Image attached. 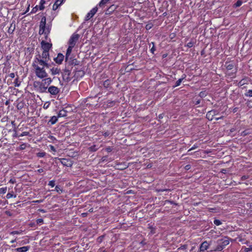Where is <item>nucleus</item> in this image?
<instances>
[{"instance_id":"09e8293b","label":"nucleus","mask_w":252,"mask_h":252,"mask_svg":"<svg viewBox=\"0 0 252 252\" xmlns=\"http://www.w3.org/2000/svg\"><path fill=\"white\" fill-rule=\"evenodd\" d=\"M187 248V245H183V246H181L179 248V250H185V249H186Z\"/></svg>"},{"instance_id":"aec40b11","label":"nucleus","mask_w":252,"mask_h":252,"mask_svg":"<svg viewBox=\"0 0 252 252\" xmlns=\"http://www.w3.org/2000/svg\"><path fill=\"white\" fill-rule=\"evenodd\" d=\"M184 76H185L184 77H182V78H180V79H178V80L176 81V83H175V86H174V88H175V87H178V86H180V85H181V83H182V81H183V80L185 78V77H186V76H185V75H184Z\"/></svg>"},{"instance_id":"79ce46f5","label":"nucleus","mask_w":252,"mask_h":252,"mask_svg":"<svg viewBox=\"0 0 252 252\" xmlns=\"http://www.w3.org/2000/svg\"><path fill=\"white\" fill-rule=\"evenodd\" d=\"M38 9V5H36L35 7H34V8H32V9L31 11V13H34L36 12V11H37Z\"/></svg>"},{"instance_id":"7c9ffc66","label":"nucleus","mask_w":252,"mask_h":252,"mask_svg":"<svg viewBox=\"0 0 252 252\" xmlns=\"http://www.w3.org/2000/svg\"><path fill=\"white\" fill-rule=\"evenodd\" d=\"M242 4V1L241 0H238L235 4H234V6L237 7H239Z\"/></svg>"},{"instance_id":"4c0bfd02","label":"nucleus","mask_w":252,"mask_h":252,"mask_svg":"<svg viewBox=\"0 0 252 252\" xmlns=\"http://www.w3.org/2000/svg\"><path fill=\"white\" fill-rule=\"evenodd\" d=\"M247 106L249 108H252V100H249L247 102Z\"/></svg>"},{"instance_id":"13d9d810","label":"nucleus","mask_w":252,"mask_h":252,"mask_svg":"<svg viewBox=\"0 0 252 252\" xmlns=\"http://www.w3.org/2000/svg\"><path fill=\"white\" fill-rule=\"evenodd\" d=\"M151 28V26L150 25H147L146 26V29L147 30H149Z\"/></svg>"},{"instance_id":"f8f14e48","label":"nucleus","mask_w":252,"mask_h":252,"mask_svg":"<svg viewBox=\"0 0 252 252\" xmlns=\"http://www.w3.org/2000/svg\"><path fill=\"white\" fill-rule=\"evenodd\" d=\"M63 0H57L53 5V10H56L63 3Z\"/></svg>"},{"instance_id":"4468645a","label":"nucleus","mask_w":252,"mask_h":252,"mask_svg":"<svg viewBox=\"0 0 252 252\" xmlns=\"http://www.w3.org/2000/svg\"><path fill=\"white\" fill-rule=\"evenodd\" d=\"M51 74L53 75L59 74L61 71L60 69L57 67H53L50 69Z\"/></svg>"},{"instance_id":"a878e982","label":"nucleus","mask_w":252,"mask_h":252,"mask_svg":"<svg viewBox=\"0 0 252 252\" xmlns=\"http://www.w3.org/2000/svg\"><path fill=\"white\" fill-rule=\"evenodd\" d=\"M245 96L249 97H252V90H249L245 94Z\"/></svg>"},{"instance_id":"5fc2aeb1","label":"nucleus","mask_w":252,"mask_h":252,"mask_svg":"<svg viewBox=\"0 0 252 252\" xmlns=\"http://www.w3.org/2000/svg\"><path fill=\"white\" fill-rule=\"evenodd\" d=\"M185 168L186 170H189L190 168V165L189 164H188L185 166Z\"/></svg>"},{"instance_id":"58836bf2","label":"nucleus","mask_w":252,"mask_h":252,"mask_svg":"<svg viewBox=\"0 0 252 252\" xmlns=\"http://www.w3.org/2000/svg\"><path fill=\"white\" fill-rule=\"evenodd\" d=\"M13 196H14V197H16V195H14H14H13V194L12 193H8L6 194V198H7V199H9V198H11V197H13Z\"/></svg>"},{"instance_id":"393cba45","label":"nucleus","mask_w":252,"mask_h":252,"mask_svg":"<svg viewBox=\"0 0 252 252\" xmlns=\"http://www.w3.org/2000/svg\"><path fill=\"white\" fill-rule=\"evenodd\" d=\"M148 228L150 230L151 234H153L155 233V227L153 226V225H150L149 224Z\"/></svg>"},{"instance_id":"ea45409f","label":"nucleus","mask_w":252,"mask_h":252,"mask_svg":"<svg viewBox=\"0 0 252 252\" xmlns=\"http://www.w3.org/2000/svg\"><path fill=\"white\" fill-rule=\"evenodd\" d=\"M45 27H40V29L39 31V34H43L45 32Z\"/></svg>"},{"instance_id":"c756f323","label":"nucleus","mask_w":252,"mask_h":252,"mask_svg":"<svg viewBox=\"0 0 252 252\" xmlns=\"http://www.w3.org/2000/svg\"><path fill=\"white\" fill-rule=\"evenodd\" d=\"M214 223L215 225L219 226L221 224V222L219 220L215 219L214 220Z\"/></svg>"},{"instance_id":"6ab92c4d","label":"nucleus","mask_w":252,"mask_h":252,"mask_svg":"<svg viewBox=\"0 0 252 252\" xmlns=\"http://www.w3.org/2000/svg\"><path fill=\"white\" fill-rule=\"evenodd\" d=\"M225 66L227 70H231L234 67L233 63L228 62L225 63Z\"/></svg>"},{"instance_id":"412c9836","label":"nucleus","mask_w":252,"mask_h":252,"mask_svg":"<svg viewBox=\"0 0 252 252\" xmlns=\"http://www.w3.org/2000/svg\"><path fill=\"white\" fill-rule=\"evenodd\" d=\"M243 249L245 252H252V244L250 245L248 247H243Z\"/></svg>"},{"instance_id":"a19ab883","label":"nucleus","mask_w":252,"mask_h":252,"mask_svg":"<svg viewBox=\"0 0 252 252\" xmlns=\"http://www.w3.org/2000/svg\"><path fill=\"white\" fill-rule=\"evenodd\" d=\"M198 147V146L197 144H194L190 149H189L188 152L191 151V150H194Z\"/></svg>"},{"instance_id":"0eeeda50","label":"nucleus","mask_w":252,"mask_h":252,"mask_svg":"<svg viewBox=\"0 0 252 252\" xmlns=\"http://www.w3.org/2000/svg\"><path fill=\"white\" fill-rule=\"evenodd\" d=\"M41 47L43 49V51L48 52L52 47V44L48 42H46L44 41H42L41 42Z\"/></svg>"},{"instance_id":"423d86ee","label":"nucleus","mask_w":252,"mask_h":252,"mask_svg":"<svg viewBox=\"0 0 252 252\" xmlns=\"http://www.w3.org/2000/svg\"><path fill=\"white\" fill-rule=\"evenodd\" d=\"M79 35L78 34H73L69 40V45L74 47L76 42L79 39Z\"/></svg>"},{"instance_id":"a211bd4d","label":"nucleus","mask_w":252,"mask_h":252,"mask_svg":"<svg viewBox=\"0 0 252 252\" xmlns=\"http://www.w3.org/2000/svg\"><path fill=\"white\" fill-rule=\"evenodd\" d=\"M61 162L62 163V164H63V165L64 166H71V164L70 163H68V161L65 159V158H62L61 159Z\"/></svg>"},{"instance_id":"72a5a7b5","label":"nucleus","mask_w":252,"mask_h":252,"mask_svg":"<svg viewBox=\"0 0 252 252\" xmlns=\"http://www.w3.org/2000/svg\"><path fill=\"white\" fill-rule=\"evenodd\" d=\"M6 191H7V188L6 187L2 188L0 189V192L2 193V194L5 193Z\"/></svg>"},{"instance_id":"9b49d317","label":"nucleus","mask_w":252,"mask_h":252,"mask_svg":"<svg viewBox=\"0 0 252 252\" xmlns=\"http://www.w3.org/2000/svg\"><path fill=\"white\" fill-rule=\"evenodd\" d=\"M63 59L64 56L62 54L59 53L57 57L54 59V61L56 63L61 64L63 61Z\"/></svg>"},{"instance_id":"2f4dec72","label":"nucleus","mask_w":252,"mask_h":252,"mask_svg":"<svg viewBox=\"0 0 252 252\" xmlns=\"http://www.w3.org/2000/svg\"><path fill=\"white\" fill-rule=\"evenodd\" d=\"M45 155L46 153L45 152H39L37 154V157L39 158H43L45 156Z\"/></svg>"},{"instance_id":"ddd939ff","label":"nucleus","mask_w":252,"mask_h":252,"mask_svg":"<svg viewBox=\"0 0 252 252\" xmlns=\"http://www.w3.org/2000/svg\"><path fill=\"white\" fill-rule=\"evenodd\" d=\"M30 248V246H24L20 248L16 249V251L17 252H27Z\"/></svg>"},{"instance_id":"603ef678","label":"nucleus","mask_w":252,"mask_h":252,"mask_svg":"<svg viewBox=\"0 0 252 252\" xmlns=\"http://www.w3.org/2000/svg\"><path fill=\"white\" fill-rule=\"evenodd\" d=\"M248 178H249L248 176H246V175L243 176L241 177V181H244L245 180L248 179Z\"/></svg>"},{"instance_id":"8fccbe9b","label":"nucleus","mask_w":252,"mask_h":252,"mask_svg":"<svg viewBox=\"0 0 252 252\" xmlns=\"http://www.w3.org/2000/svg\"><path fill=\"white\" fill-rule=\"evenodd\" d=\"M9 182L11 184H14L16 183V180L14 178H11Z\"/></svg>"},{"instance_id":"37998d69","label":"nucleus","mask_w":252,"mask_h":252,"mask_svg":"<svg viewBox=\"0 0 252 252\" xmlns=\"http://www.w3.org/2000/svg\"><path fill=\"white\" fill-rule=\"evenodd\" d=\"M55 190L57 192H59V193H61L62 192V189H60V188L59 187H58V186H57L56 187H55Z\"/></svg>"},{"instance_id":"338daca9","label":"nucleus","mask_w":252,"mask_h":252,"mask_svg":"<svg viewBox=\"0 0 252 252\" xmlns=\"http://www.w3.org/2000/svg\"><path fill=\"white\" fill-rule=\"evenodd\" d=\"M165 190H167V189H160L159 191H165Z\"/></svg>"},{"instance_id":"473e14b6","label":"nucleus","mask_w":252,"mask_h":252,"mask_svg":"<svg viewBox=\"0 0 252 252\" xmlns=\"http://www.w3.org/2000/svg\"><path fill=\"white\" fill-rule=\"evenodd\" d=\"M194 42L193 41H190V42L188 43L187 46L189 48H191L194 45Z\"/></svg>"},{"instance_id":"9d476101","label":"nucleus","mask_w":252,"mask_h":252,"mask_svg":"<svg viewBox=\"0 0 252 252\" xmlns=\"http://www.w3.org/2000/svg\"><path fill=\"white\" fill-rule=\"evenodd\" d=\"M209 244L207 241L203 242L200 246V251L204 252L209 248Z\"/></svg>"},{"instance_id":"2eb2a0df","label":"nucleus","mask_w":252,"mask_h":252,"mask_svg":"<svg viewBox=\"0 0 252 252\" xmlns=\"http://www.w3.org/2000/svg\"><path fill=\"white\" fill-rule=\"evenodd\" d=\"M67 115V111L64 110V109H62L60 110L58 113V117H64L66 116Z\"/></svg>"},{"instance_id":"6e6552de","label":"nucleus","mask_w":252,"mask_h":252,"mask_svg":"<svg viewBox=\"0 0 252 252\" xmlns=\"http://www.w3.org/2000/svg\"><path fill=\"white\" fill-rule=\"evenodd\" d=\"M97 11V7H95L93 8L87 14V15L85 17V20L88 21V20H90L91 18H92L94 16V15L96 13Z\"/></svg>"},{"instance_id":"1a4fd4ad","label":"nucleus","mask_w":252,"mask_h":252,"mask_svg":"<svg viewBox=\"0 0 252 252\" xmlns=\"http://www.w3.org/2000/svg\"><path fill=\"white\" fill-rule=\"evenodd\" d=\"M48 91L51 94L56 95L59 93L60 89L57 87L51 86L49 87Z\"/></svg>"},{"instance_id":"680f3d73","label":"nucleus","mask_w":252,"mask_h":252,"mask_svg":"<svg viewBox=\"0 0 252 252\" xmlns=\"http://www.w3.org/2000/svg\"><path fill=\"white\" fill-rule=\"evenodd\" d=\"M204 93L203 92H200V94H199V95L201 96V97H203L204 96Z\"/></svg>"},{"instance_id":"49530a36","label":"nucleus","mask_w":252,"mask_h":252,"mask_svg":"<svg viewBox=\"0 0 252 252\" xmlns=\"http://www.w3.org/2000/svg\"><path fill=\"white\" fill-rule=\"evenodd\" d=\"M44 8V4H42L40 3L39 5L38 6V9H39L40 10H42Z\"/></svg>"},{"instance_id":"dca6fc26","label":"nucleus","mask_w":252,"mask_h":252,"mask_svg":"<svg viewBox=\"0 0 252 252\" xmlns=\"http://www.w3.org/2000/svg\"><path fill=\"white\" fill-rule=\"evenodd\" d=\"M70 71L68 70H65L64 71V74H63V78L66 79L67 81H70V79H69V76L70 75Z\"/></svg>"},{"instance_id":"69168bd1","label":"nucleus","mask_w":252,"mask_h":252,"mask_svg":"<svg viewBox=\"0 0 252 252\" xmlns=\"http://www.w3.org/2000/svg\"><path fill=\"white\" fill-rule=\"evenodd\" d=\"M13 136H14V137H17V134L16 133V132H15V133H14V134L13 135Z\"/></svg>"},{"instance_id":"cd10ccee","label":"nucleus","mask_w":252,"mask_h":252,"mask_svg":"<svg viewBox=\"0 0 252 252\" xmlns=\"http://www.w3.org/2000/svg\"><path fill=\"white\" fill-rule=\"evenodd\" d=\"M15 87H19L20 85V82H19L18 78H16L14 82Z\"/></svg>"},{"instance_id":"7ed1b4c3","label":"nucleus","mask_w":252,"mask_h":252,"mask_svg":"<svg viewBox=\"0 0 252 252\" xmlns=\"http://www.w3.org/2000/svg\"><path fill=\"white\" fill-rule=\"evenodd\" d=\"M229 238L227 236H223L218 239L216 242L217 246L215 251H221L222 250L225 246L229 244Z\"/></svg>"},{"instance_id":"4be33fe9","label":"nucleus","mask_w":252,"mask_h":252,"mask_svg":"<svg viewBox=\"0 0 252 252\" xmlns=\"http://www.w3.org/2000/svg\"><path fill=\"white\" fill-rule=\"evenodd\" d=\"M45 24H46V18L45 17L42 18L40 24V27H45Z\"/></svg>"},{"instance_id":"e2e57ef3","label":"nucleus","mask_w":252,"mask_h":252,"mask_svg":"<svg viewBox=\"0 0 252 252\" xmlns=\"http://www.w3.org/2000/svg\"><path fill=\"white\" fill-rule=\"evenodd\" d=\"M51 149L53 151H55V149L53 146H50Z\"/></svg>"},{"instance_id":"a18cd8bd","label":"nucleus","mask_w":252,"mask_h":252,"mask_svg":"<svg viewBox=\"0 0 252 252\" xmlns=\"http://www.w3.org/2000/svg\"><path fill=\"white\" fill-rule=\"evenodd\" d=\"M36 221L37 224H41L43 222V220L42 219H38Z\"/></svg>"},{"instance_id":"774afa93","label":"nucleus","mask_w":252,"mask_h":252,"mask_svg":"<svg viewBox=\"0 0 252 252\" xmlns=\"http://www.w3.org/2000/svg\"><path fill=\"white\" fill-rule=\"evenodd\" d=\"M40 211L42 212H44V211L43 210H41Z\"/></svg>"},{"instance_id":"052dcab7","label":"nucleus","mask_w":252,"mask_h":252,"mask_svg":"<svg viewBox=\"0 0 252 252\" xmlns=\"http://www.w3.org/2000/svg\"><path fill=\"white\" fill-rule=\"evenodd\" d=\"M40 3L42 4H44L45 3V0H41Z\"/></svg>"},{"instance_id":"20e7f679","label":"nucleus","mask_w":252,"mask_h":252,"mask_svg":"<svg viewBox=\"0 0 252 252\" xmlns=\"http://www.w3.org/2000/svg\"><path fill=\"white\" fill-rule=\"evenodd\" d=\"M74 47L69 46H68L66 53L65 56V62L68 63L69 64H77L76 63L77 61L76 59H72L70 57V54L72 52V49Z\"/></svg>"},{"instance_id":"4d7b16f0","label":"nucleus","mask_w":252,"mask_h":252,"mask_svg":"<svg viewBox=\"0 0 252 252\" xmlns=\"http://www.w3.org/2000/svg\"><path fill=\"white\" fill-rule=\"evenodd\" d=\"M42 202H43V200H37L33 201V202L37 203H41Z\"/></svg>"},{"instance_id":"bb28decb","label":"nucleus","mask_w":252,"mask_h":252,"mask_svg":"<svg viewBox=\"0 0 252 252\" xmlns=\"http://www.w3.org/2000/svg\"><path fill=\"white\" fill-rule=\"evenodd\" d=\"M109 0H101L99 3V5L100 6H102V5L106 4Z\"/></svg>"},{"instance_id":"5701e85b","label":"nucleus","mask_w":252,"mask_h":252,"mask_svg":"<svg viewBox=\"0 0 252 252\" xmlns=\"http://www.w3.org/2000/svg\"><path fill=\"white\" fill-rule=\"evenodd\" d=\"M15 28V25L14 24V25H12V24H11L10 27L9 28L8 32L9 33H12L14 32Z\"/></svg>"},{"instance_id":"f257e3e1","label":"nucleus","mask_w":252,"mask_h":252,"mask_svg":"<svg viewBox=\"0 0 252 252\" xmlns=\"http://www.w3.org/2000/svg\"><path fill=\"white\" fill-rule=\"evenodd\" d=\"M50 60L49 53L43 51L41 55L36 54L32 61V66L33 67L36 76L39 78L48 77V73L45 68L49 67L48 62Z\"/></svg>"},{"instance_id":"39448f33","label":"nucleus","mask_w":252,"mask_h":252,"mask_svg":"<svg viewBox=\"0 0 252 252\" xmlns=\"http://www.w3.org/2000/svg\"><path fill=\"white\" fill-rule=\"evenodd\" d=\"M218 111L215 110H212L207 112L206 114V118L209 121H212L213 119H215L216 120H218L222 118V117L215 118V116L217 115Z\"/></svg>"},{"instance_id":"864d4df0","label":"nucleus","mask_w":252,"mask_h":252,"mask_svg":"<svg viewBox=\"0 0 252 252\" xmlns=\"http://www.w3.org/2000/svg\"><path fill=\"white\" fill-rule=\"evenodd\" d=\"M9 76L11 78H14L15 77V74L14 73H11L9 74Z\"/></svg>"},{"instance_id":"c03bdc74","label":"nucleus","mask_w":252,"mask_h":252,"mask_svg":"<svg viewBox=\"0 0 252 252\" xmlns=\"http://www.w3.org/2000/svg\"><path fill=\"white\" fill-rule=\"evenodd\" d=\"M50 105V103L49 102H46L43 105V108L45 109H47Z\"/></svg>"},{"instance_id":"0e129e2a","label":"nucleus","mask_w":252,"mask_h":252,"mask_svg":"<svg viewBox=\"0 0 252 252\" xmlns=\"http://www.w3.org/2000/svg\"><path fill=\"white\" fill-rule=\"evenodd\" d=\"M15 242H16V240L15 239V240H11L10 243H14Z\"/></svg>"},{"instance_id":"c85d7f7f","label":"nucleus","mask_w":252,"mask_h":252,"mask_svg":"<svg viewBox=\"0 0 252 252\" xmlns=\"http://www.w3.org/2000/svg\"><path fill=\"white\" fill-rule=\"evenodd\" d=\"M22 231L21 230L20 231H13L10 232L11 235H15V234H21Z\"/></svg>"},{"instance_id":"bf43d9fd","label":"nucleus","mask_w":252,"mask_h":252,"mask_svg":"<svg viewBox=\"0 0 252 252\" xmlns=\"http://www.w3.org/2000/svg\"><path fill=\"white\" fill-rule=\"evenodd\" d=\"M37 172H38V173H41V172H43V169H42V168L38 169L37 170Z\"/></svg>"},{"instance_id":"6e6d98bb","label":"nucleus","mask_w":252,"mask_h":252,"mask_svg":"<svg viewBox=\"0 0 252 252\" xmlns=\"http://www.w3.org/2000/svg\"><path fill=\"white\" fill-rule=\"evenodd\" d=\"M106 150L108 152H110L111 151H112V149L110 147H108L106 148Z\"/></svg>"},{"instance_id":"f3484780","label":"nucleus","mask_w":252,"mask_h":252,"mask_svg":"<svg viewBox=\"0 0 252 252\" xmlns=\"http://www.w3.org/2000/svg\"><path fill=\"white\" fill-rule=\"evenodd\" d=\"M58 116H53L50 118L49 122L52 125H54L58 121Z\"/></svg>"},{"instance_id":"de8ad7c7","label":"nucleus","mask_w":252,"mask_h":252,"mask_svg":"<svg viewBox=\"0 0 252 252\" xmlns=\"http://www.w3.org/2000/svg\"><path fill=\"white\" fill-rule=\"evenodd\" d=\"M29 134V132L27 131H24L22 132L20 135V136H27Z\"/></svg>"},{"instance_id":"c9c22d12","label":"nucleus","mask_w":252,"mask_h":252,"mask_svg":"<svg viewBox=\"0 0 252 252\" xmlns=\"http://www.w3.org/2000/svg\"><path fill=\"white\" fill-rule=\"evenodd\" d=\"M151 44H153V47L151 49L150 51H151V52L152 53V54H154V52L156 51V48L155 47V45H154V43L153 42H151Z\"/></svg>"},{"instance_id":"3c124183","label":"nucleus","mask_w":252,"mask_h":252,"mask_svg":"<svg viewBox=\"0 0 252 252\" xmlns=\"http://www.w3.org/2000/svg\"><path fill=\"white\" fill-rule=\"evenodd\" d=\"M103 237H104L103 236H101L99 237L97 239V241L98 242H101L102 241Z\"/></svg>"},{"instance_id":"f03ea898","label":"nucleus","mask_w":252,"mask_h":252,"mask_svg":"<svg viewBox=\"0 0 252 252\" xmlns=\"http://www.w3.org/2000/svg\"><path fill=\"white\" fill-rule=\"evenodd\" d=\"M41 81H35L33 83V86L41 93L46 92L48 86L52 83V80L51 78L47 77L42 78Z\"/></svg>"},{"instance_id":"f704fd0d","label":"nucleus","mask_w":252,"mask_h":252,"mask_svg":"<svg viewBox=\"0 0 252 252\" xmlns=\"http://www.w3.org/2000/svg\"><path fill=\"white\" fill-rule=\"evenodd\" d=\"M48 185L51 186L52 188L54 187L55 185V181L52 180V181H49V182L48 183Z\"/></svg>"},{"instance_id":"e433bc0d","label":"nucleus","mask_w":252,"mask_h":252,"mask_svg":"<svg viewBox=\"0 0 252 252\" xmlns=\"http://www.w3.org/2000/svg\"><path fill=\"white\" fill-rule=\"evenodd\" d=\"M48 138L50 139L51 142H54V141L57 140L56 138L52 135H49L48 136Z\"/></svg>"},{"instance_id":"b1692460","label":"nucleus","mask_w":252,"mask_h":252,"mask_svg":"<svg viewBox=\"0 0 252 252\" xmlns=\"http://www.w3.org/2000/svg\"><path fill=\"white\" fill-rule=\"evenodd\" d=\"M97 149L98 148L96 147L95 145L92 146L89 148L90 151L92 152H95L97 151Z\"/></svg>"}]
</instances>
